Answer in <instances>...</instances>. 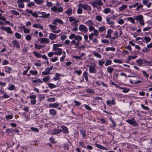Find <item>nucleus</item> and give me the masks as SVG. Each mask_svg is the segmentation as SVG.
<instances>
[{
    "instance_id": "f257e3e1",
    "label": "nucleus",
    "mask_w": 152,
    "mask_h": 152,
    "mask_svg": "<svg viewBox=\"0 0 152 152\" xmlns=\"http://www.w3.org/2000/svg\"><path fill=\"white\" fill-rule=\"evenodd\" d=\"M50 76L49 75L45 77L42 78L43 81L40 79H37L32 80V81L33 83H43L44 82L47 83V81L50 79Z\"/></svg>"
},
{
    "instance_id": "f03ea898",
    "label": "nucleus",
    "mask_w": 152,
    "mask_h": 152,
    "mask_svg": "<svg viewBox=\"0 0 152 152\" xmlns=\"http://www.w3.org/2000/svg\"><path fill=\"white\" fill-rule=\"evenodd\" d=\"M126 122L134 126H138V124L137 123V122L135 121V119L134 118H132L131 119L126 120Z\"/></svg>"
},
{
    "instance_id": "7ed1b4c3",
    "label": "nucleus",
    "mask_w": 152,
    "mask_h": 152,
    "mask_svg": "<svg viewBox=\"0 0 152 152\" xmlns=\"http://www.w3.org/2000/svg\"><path fill=\"white\" fill-rule=\"evenodd\" d=\"M78 6L81 7L83 9L85 10H88L91 11V7L90 6L86 4H84L83 5L82 4L80 3L78 4Z\"/></svg>"
},
{
    "instance_id": "20e7f679",
    "label": "nucleus",
    "mask_w": 152,
    "mask_h": 152,
    "mask_svg": "<svg viewBox=\"0 0 152 152\" xmlns=\"http://www.w3.org/2000/svg\"><path fill=\"white\" fill-rule=\"evenodd\" d=\"M134 77V78L133 79V80H132L131 79L130 80V83L131 84H137L139 83H140L141 82V81L140 80H135L134 81V80H137L138 79H139V77H136L132 75H128L127 77Z\"/></svg>"
},
{
    "instance_id": "39448f33",
    "label": "nucleus",
    "mask_w": 152,
    "mask_h": 152,
    "mask_svg": "<svg viewBox=\"0 0 152 152\" xmlns=\"http://www.w3.org/2000/svg\"><path fill=\"white\" fill-rule=\"evenodd\" d=\"M0 28L4 31H6L7 32L8 34H12V31L10 27H6L2 26L0 27Z\"/></svg>"
},
{
    "instance_id": "423d86ee",
    "label": "nucleus",
    "mask_w": 152,
    "mask_h": 152,
    "mask_svg": "<svg viewBox=\"0 0 152 152\" xmlns=\"http://www.w3.org/2000/svg\"><path fill=\"white\" fill-rule=\"evenodd\" d=\"M79 30L82 32L86 33L88 31V29L84 25H80L79 27Z\"/></svg>"
},
{
    "instance_id": "0eeeda50",
    "label": "nucleus",
    "mask_w": 152,
    "mask_h": 152,
    "mask_svg": "<svg viewBox=\"0 0 152 152\" xmlns=\"http://www.w3.org/2000/svg\"><path fill=\"white\" fill-rule=\"evenodd\" d=\"M89 71L90 73H96V72L95 66H93L91 65L89 66Z\"/></svg>"
},
{
    "instance_id": "6e6552de",
    "label": "nucleus",
    "mask_w": 152,
    "mask_h": 152,
    "mask_svg": "<svg viewBox=\"0 0 152 152\" xmlns=\"http://www.w3.org/2000/svg\"><path fill=\"white\" fill-rule=\"evenodd\" d=\"M40 43H45L48 44L49 43L50 41L48 39L45 37L40 38Z\"/></svg>"
},
{
    "instance_id": "1a4fd4ad",
    "label": "nucleus",
    "mask_w": 152,
    "mask_h": 152,
    "mask_svg": "<svg viewBox=\"0 0 152 152\" xmlns=\"http://www.w3.org/2000/svg\"><path fill=\"white\" fill-rule=\"evenodd\" d=\"M12 43L13 44V46L14 47H16L17 48H19L20 46L19 42L17 40H13Z\"/></svg>"
},
{
    "instance_id": "9d476101",
    "label": "nucleus",
    "mask_w": 152,
    "mask_h": 152,
    "mask_svg": "<svg viewBox=\"0 0 152 152\" xmlns=\"http://www.w3.org/2000/svg\"><path fill=\"white\" fill-rule=\"evenodd\" d=\"M106 103L107 105L110 106L111 105H114L116 104V102L113 99H112L111 101L108 100L106 101Z\"/></svg>"
},
{
    "instance_id": "9b49d317",
    "label": "nucleus",
    "mask_w": 152,
    "mask_h": 152,
    "mask_svg": "<svg viewBox=\"0 0 152 152\" xmlns=\"http://www.w3.org/2000/svg\"><path fill=\"white\" fill-rule=\"evenodd\" d=\"M62 129V132H63L64 134H68L69 132V131L68 128L65 126H61Z\"/></svg>"
},
{
    "instance_id": "f8f14e48",
    "label": "nucleus",
    "mask_w": 152,
    "mask_h": 152,
    "mask_svg": "<svg viewBox=\"0 0 152 152\" xmlns=\"http://www.w3.org/2000/svg\"><path fill=\"white\" fill-rule=\"evenodd\" d=\"M41 16H39V17L47 18L49 17L50 14L49 13L46 14L45 12H41Z\"/></svg>"
},
{
    "instance_id": "ddd939ff",
    "label": "nucleus",
    "mask_w": 152,
    "mask_h": 152,
    "mask_svg": "<svg viewBox=\"0 0 152 152\" xmlns=\"http://www.w3.org/2000/svg\"><path fill=\"white\" fill-rule=\"evenodd\" d=\"M111 19L109 16H108L106 18V21L107 24L111 25L113 24V25L114 23V22L111 21Z\"/></svg>"
},
{
    "instance_id": "4468645a",
    "label": "nucleus",
    "mask_w": 152,
    "mask_h": 152,
    "mask_svg": "<svg viewBox=\"0 0 152 152\" xmlns=\"http://www.w3.org/2000/svg\"><path fill=\"white\" fill-rule=\"evenodd\" d=\"M62 132V130L61 129H55L53 131L51 134L53 135H55L57 134H59Z\"/></svg>"
},
{
    "instance_id": "2eb2a0df",
    "label": "nucleus",
    "mask_w": 152,
    "mask_h": 152,
    "mask_svg": "<svg viewBox=\"0 0 152 152\" xmlns=\"http://www.w3.org/2000/svg\"><path fill=\"white\" fill-rule=\"evenodd\" d=\"M143 39L144 40H142V41H143V42L146 43H148V42H149L151 40L150 38L149 37H143L142 39Z\"/></svg>"
},
{
    "instance_id": "dca6fc26",
    "label": "nucleus",
    "mask_w": 152,
    "mask_h": 152,
    "mask_svg": "<svg viewBox=\"0 0 152 152\" xmlns=\"http://www.w3.org/2000/svg\"><path fill=\"white\" fill-rule=\"evenodd\" d=\"M57 37V35L56 34L50 33V35L49 36V38L51 40H54L56 39Z\"/></svg>"
},
{
    "instance_id": "f3484780",
    "label": "nucleus",
    "mask_w": 152,
    "mask_h": 152,
    "mask_svg": "<svg viewBox=\"0 0 152 152\" xmlns=\"http://www.w3.org/2000/svg\"><path fill=\"white\" fill-rule=\"evenodd\" d=\"M95 145L96 146V147L97 148L102 150H107V149L106 147H104V146L101 145H99L97 143H95Z\"/></svg>"
},
{
    "instance_id": "a211bd4d",
    "label": "nucleus",
    "mask_w": 152,
    "mask_h": 152,
    "mask_svg": "<svg viewBox=\"0 0 152 152\" xmlns=\"http://www.w3.org/2000/svg\"><path fill=\"white\" fill-rule=\"evenodd\" d=\"M33 26L35 28H39L40 29L43 30V27L40 25L39 24H34L33 25Z\"/></svg>"
},
{
    "instance_id": "6ab92c4d",
    "label": "nucleus",
    "mask_w": 152,
    "mask_h": 152,
    "mask_svg": "<svg viewBox=\"0 0 152 152\" xmlns=\"http://www.w3.org/2000/svg\"><path fill=\"white\" fill-rule=\"evenodd\" d=\"M59 106V104L57 103H54L53 104H50L49 105V108H56L58 107Z\"/></svg>"
},
{
    "instance_id": "aec40b11",
    "label": "nucleus",
    "mask_w": 152,
    "mask_h": 152,
    "mask_svg": "<svg viewBox=\"0 0 152 152\" xmlns=\"http://www.w3.org/2000/svg\"><path fill=\"white\" fill-rule=\"evenodd\" d=\"M83 76L85 78L87 82L88 80V73L87 70L85 71L83 74Z\"/></svg>"
},
{
    "instance_id": "412c9836",
    "label": "nucleus",
    "mask_w": 152,
    "mask_h": 152,
    "mask_svg": "<svg viewBox=\"0 0 152 152\" xmlns=\"http://www.w3.org/2000/svg\"><path fill=\"white\" fill-rule=\"evenodd\" d=\"M148 2V1L147 0H143L142 1V3L144 5H146L148 8H149L151 5V2H150L148 4H147V3Z\"/></svg>"
},
{
    "instance_id": "4be33fe9",
    "label": "nucleus",
    "mask_w": 152,
    "mask_h": 152,
    "mask_svg": "<svg viewBox=\"0 0 152 152\" xmlns=\"http://www.w3.org/2000/svg\"><path fill=\"white\" fill-rule=\"evenodd\" d=\"M137 57V56H129L128 57V58L126 60V61L127 63H129V62L132 59H134L136 58Z\"/></svg>"
},
{
    "instance_id": "5701e85b",
    "label": "nucleus",
    "mask_w": 152,
    "mask_h": 152,
    "mask_svg": "<svg viewBox=\"0 0 152 152\" xmlns=\"http://www.w3.org/2000/svg\"><path fill=\"white\" fill-rule=\"evenodd\" d=\"M49 112L50 115L52 116H55L56 114V110L53 109H50L49 110Z\"/></svg>"
},
{
    "instance_id": "b1692460",
    "label": "nucleus",
    "mask_w": 152,
    "mask_h": 152,
    "mask_svg": "<svg viewBox=\"0 0 152 152\" xmlns=\"http://www.w3.org/2000/svg\"><path fill=\"white\" fill-rule=\"evenodd\" d=\"M135 19L136 20L140 21L143 20V17L142 15H140L137 16L135 17Z\"/></svg>"
},
{
    "instance_id": "393cba45",
    "label": "nucleus",
    "mask_w": 152,
    "mask_h": 152,
    "mask_svg": "<svg viewBox=\"0 0 152 152\" xmlns=\"http://www.w3.org/2000/svg\"><path fill=\"white\" fill-rule=\"evenodd\" d=\"M57 50L58 51L57 52H54V55H60L62 54V49L61 48H59Z\"/></svg>"
},
{
    "instance_id": "a878e982",
    "label": "nucleus",
    "mask_w": 152,
    "mask_h": 152,
    "mask_svg": "<svg viewBox=\"0 0 152 152\" xmlns=\"http://www.w3.org/2000/svg\"><path fill=\"white\" fill-rule=\"evenodd\" d=\"M127 7V5L125 4L122 5V6L119 8V10L120 11H123Z\"/></svg>"
},
{
    "instance_id": "bb28decb",
    "label": "nucleus",
    "mask_w": 152,
    "mask_h": 152,
    "mask_svg": "<svg viewBox=\"0 0 152 152\" xmlns=\"http://www.w3.org/2000/svg\"><path fill=\"white\" fill-rule=\"evenodd\" d=\"M86 130L85 129H82L80 130V132L81 134L82 135V136L83 137H85L86 136L85 133H86Z\"/></svg>"
},
{
    "instance_id": "cd10ccee",
    "label": "nucleus",
    "mask_w": 152,
    "mask_h": 152,
    "mask_svg": "<svg viewBox=\"0 0 152 152\" xmlns=\"http://www.w3.org/2000/svg\"><path fill=\"white\" fill-rule=\"evenodd\" d=\"M85 24L89 26H92L94 25L93 23L90 20H88L85 23Z\"/></svg>"
},
{
    "instance_id": "c85d7f7f",
    "label": "nucleus",
    "mask_w": 152,
    "mask_h": 152,
    "mask_svg": "<svg viewBox=\"0 0 152 152\" xmlns=\"http://www.w3.org/2000/svg\"><path fill=\"white\" fill-rule=\"evenodd\" d=\"M115 50V48L114 47H107L105 48V50L106 51H108L110 50H111L113 51H114Z\"/></svg>"
},
{
    "instance_id": "c756f323",
    "label": "nucleus",
    "mask_w": 152,
    "mask_h": 152,
    "mask_svg": "<svg viewBox=\"0 0 152 152\" xmlns=\"http://www.w3.org/2000/svg\"><path fill=\"white\" fill-rule=\"evenodd\" d=\"M55 75L56 77H54L53 78V80L55 81L58 80L60 76V74L58 73H56Z\"/></svg>"
},
{
    "instance_id": "7c9ffc66",
    "label": "nucleus",
    "mask_w": 152,
    "mask_h": 152,
    "mask_svg": "<svg viewBox=\"0 0 152 152\" xmlns=\"http://www.w3.org/2000/svg\"><path fill=\"white\" fill-rule=\"evenodd\" d=\"M142 59H138L136 61V62L137 65L139 66L142 64Z\"/></svg>"
},
{
    "instance_id": "2f4dec72",
    "label": "nucleus",
    "mask_w": 152,
    "mask_h": 152,
    "mask_svg": "<svg viewBox=\"0 0 152 152\" xmlns=\"http://www.w3.org/2000/svg\"><path fill=\"white\" fill-rule=\"evenodd\" d=\"M34 1L38 5H41L43 3V0H34Z\"/></svg>"
},
{
    "instance_id": "473e14b6",
    "label": "nucleus",
    "mask_w": 152,
    "mask_h": 152,
    "mask_svg": "<svg viewBox=\"0 0 152 152\" xmlns=\"http://www.w3.org/2000/svg\"><path fill=\"white\" fill-rule=\"evenodd\" d=\"M33 54L35 56L39 58H41V55L40 54L38 53L36 51H34L33 52Z\"/></svg>"
},
{
    "instance_id": "72a5a7b5",
    "label": "nucleus",
    "mask_w": 152,
    "mask_h": 152,
    "mask_svg": "<svg viewBox=\"0 0 152 152\" xmlns=\"http://www.w3.org/2000/svg\"><path fill=\"white\" fill-rule=\"evenodd\" d=\"M112 63V61L110 59H107L106 61V63L105 64V66H107L110 65Z\"/></svg>"
},
{
    "instance_id": "f704fd0d",
    "label": "nucleus",
    "mask_w": 152,
    "mask_h": 152,
    "mask_svg": "<svg viewBox=\"0 0 152 152\" xmlns=\"http://www.w3.org/2000/svg\"><path fill=\"white\" fill-rule=\"evenodd\" d=\"M107 70L108 72L110 74H111L112 73L113 70V68L110 66H109L107 68Z\"/></svg>"
},
{
    "instance_id": "c9c22d12",
    "label": "nucleus",
    "mask_w": 152,
    "mask_h": 152,
    "mask_svg": "<svg viewBox=\"0 0 152 152\" xmlns=\"http://www.w3.org/2000/svg\"><path fill=\"white\" fill-rule=\"evenodd\" d=\"M65 13L69 15L72 13V10L71 9H68L66 11Z\"/></svg>"
},
{
    "instance_id": "e433bc0d",
    "label": "nucleus",
    "mask_w": 152,
    "mask_h": 152,
    "mask_svg": "<svg viewBox=\"0 0 152 152\" xmlns=\"http://www.w3.org/2000/svg\"><path fill=\"white\" fill-rule=\"evenodd\" d=\"M82 39V37L79 35H75V39L77 40L78 41H81Z\"/></svg>"
},
{
    "instance_id": "4c0bfd02",
    "label": "nucleus",
    "mask_w": 152,
    "mask_h": 152,
    "mask_svg": "<svg viewBox=\"0 0 152 152\" xmlns=\"http://www.w3.org/2000/svg\"><path fill=\"white\" fill-rule=\"evenodd\" d=\"M78 8L77 10V12L78 14H81L83 12V10L81 8V7H79L77 5Z\"/></svg>"
},
{
    "instance_id": "58836bf2",
    "label": "nucleus",
    "mask_w": 152,
    "mask_h": 152,
    "mask_svg": "<svg viewBox=\"0 0 152 152\" xmlns=\"http://www.w3.org/2000/svg\"><path fill=\"white\" fill-rule=\"evenodd\" d=\"M86 92L90 94H93L95 92L94 90L89 88L86 89Z\"/></svg>"
},
{
    "instance_id": "ea45409f",
    "label": "nucleus",
    "mask_w": 152,
    "mask_h": 152,
    "mask_svg": "<svg viewBox=\"0 0 152 152\" xmlns=\"http://www.w3.org/2000/svg\"><path fill=\"white\" fill-rule=\"evenodd\" d=\"M15 87L14 85L12 84L8 88V90L11 91H13L15 89Z\"/></svg>"
},
{
    "instance_id": "a19ab883",
    "label": "nucleus",
    "mask_w": 152,
    "mask_h": 152,
    "mask_svg": "<svg viewBox=\"0 0 152 152\" xmlns=\"http://www.w3.org/2000/svg\"><path fill=\"white\" fill-rule=\"evenodd\" d=\"M113 61L115 63H118L119 64H122L123 63L122 60L118 59H114L113 60Z\"/></svg>"
},
{
    "instance_id": "79ce46f5",
    "label": "nucleus",
    "mask_w": 152,
    "mask_h": 152,
    "mask_svg": "<svg viewBox=\"0 0 152 152\" xmlns=\"http://www.w3.org/2000/svg\"><path fill=\"white\" fill-rule=\"evenodd\" d=\"M110 120L112 122V123L113 124L112 125L113 127H112V128H115L116 126L115 121L113 120V119H112V118H110Z\"/></svg>"
},
{
    "instance_id": "37998d69",
    "label": "nucleus",
    "mask_w": 152,
    "mask_h": 152,
    "mask_svg": "<svg viewBox=\"0 0 152 152\" xmlns=\"http://www.w3.org/2000/svg\"><path fill=\"white\" fill-rule=\"evenodd\" d=\"M127 20L129 21L131 23H135V21H134V19L133 18L130 17H129L127 18Z\"/></svg>"
},
{
    "instance_id": "c03bdc74",
    "label": "nucleus",
    "mask_w": 152,
    "mask_h": 152,
    "mask_svg": "<svg viewBox=\"0 0 152 152\" xmlns=\"http://www.w3.org/2000/svg\"><path fill=\"white\" fill-rule=\"evenodd\" d=\"M48 86L51 89L55 88L56 87V85L52 83H49L48 84Z\"/></svg>"
},
{
    "instance_id": "a18cd8bd",
    "label": "nucleus",
    "mask_w": 152,
    "mask_h": 152,
    "mask_svg": "<svg viewBox=\"0 0 152 152\" xmlns=\"http://www.w3.org/2000/svg\"><path fill=\"white\" fill-rule=\"evenodd\" d=\"M30 72L33 75H37L38 74L37 71V70L33 71V70H31L30 71Z\"/></svg>"
},
{
    "instance_id": "49530a36",
    "label": "nucleus",
    "mask_w": 152,
    "mask_h": 152,
    "mask_svg": "<svg viewBox=\"0 0 152 152\" xmlns=\"http://www.w3.org/2000/svg\"><path fill=\"white\" fill-rule=\"evenodd\" d=\"M5 69H7V70L5 71L6 72H7L9 74L11 73L12 69L10 67L6 66Z\"/></svg>"
},
{
    "instance_id": "de8ad7c7",
    "label": "nucleus",
    "mask_w": 152,
    "mask_h": 152,
    "mask_svg": "<svg viewBox=\"0 0 152 152\" xmlns=\"http://www.w3.org/2000/svg\"><path fill=\"white\" fill-rule=\"evenodd\" d=\"M98 29L99 31L102 32L105 30V26H102L100 27H99Z\"/></svg>"
},
{
    "instance_id": "09e8293b",
    "label": "nucleus",
    "mask_w": 152,
    "mask_h": 152,
    "mask_svg": "<svg viewBox=\"0 0 152 152\" xmlns=\"http://www.w3.org/2000/svg\"><path fill=\"white\" fill-rule=\"evenodd\" d=\"M96 19L99 22H101L102 20V18L100 15H97L96 16Z\"/></svg>"
},
{
    "instance_id": "8fccbe9b",
    "label": "nucleus",
    "mask_w": 152,
    "mask_h": 152,
    "mask_svg": "<svg viewBox=\"0 0 152 152\" xmlns=\"http://www.w3.org/2000/svg\"><path fill=\"white\" fill-rule=\"evenodd\" d=\"M15 35L16 37L18 39H20L21 37V35L18 32L15 33Z\"/></svg>"
},
{
    "instance_id": "3c124183",
    "label": "nucleus",
    "mask_w": 152,
    "mask_h": 152,
    "mask_svg": "<svg viewBox=\"0 0 152 152\" xmlns=\"http://www.w3.org/2000/svg\"><path fill=\"white\" fill-rule=\"evenodd\" d=\"M94 55L95 56L99 58H101L102 57L101 55L100 54L96 52L94 53Z\"/></svg>"
},
{
    "instance_id": "603ef678",
    "label": "nucleus",
    "mask_w": 152,
    "mask_h": 152,
    "mask_svg": "<svg viewBox=\"0 0 152 152\" xmlns=\"http://www.w3.org/2000/svg\"><path fill=\"white\" fill-rule=\"evenodd\" d=\"M27 4V6L28 7H31V6H34L35 5L34 3L33 2H29Z\"/></svg>"
},
{
    "instance_id": "864d4df0",
    "label": "nucleus",
    "mask_w": 152,
    "mask_h": 152,
    "mask_svg": "<svg viewBox=\"0 0 152 152\" xmlns=\"http://www.w3.org/2000/svg\"><path fill=\"white\" fill-rule=\"evenodd\" d=\"M11 13L14 15H19V12L15 10H12L11 11Z\"/></svg>"
},
{
    "instance_id": "5fc2aeb1",
    "label": "nucleus",
    "mask_w": 152,
    "mask_h": 152,
    "mask_svg": "<svg viewBox=\"0 0 152 152\" xmlns=\"http://www.w3.org/2000/svg\"><path fill=\"white\" fill-rule=\"evenodd\" d=\"M47 101L48 102H54L55 101V98L53 97L48 99Z\"/></svg>"
},
{
    "instance_id": "6e6d98bb",
    "label": "nucleus",
    "mask_w": 152,
    "mask_h": 152,
    "mask_svg": "<svg viewBox=\"0 0 152 152\" xmlns=\"http://www.w3.org/2000/svg\"><path fill=\"white\" fill-rule=\"evenodd\" d=\"M6 131L9 134L12 133H13V130L10 129L8 128L6 129Z\"/></svg>"
},
{
    "instance_id": "4d7b16f0",
    "label": "nucleus",
    "mask_w": 152,
    "mask_h": 152,
    "mask_svg": "<svg viewBox=\"0 0 152 152\" xmlns=\"http://www.w3.org/2000/svg\"><path fill=\"white\" fill-rule=\"evenodd\" d=\"M5 118L7 119H10L13 118V116L12 115H6Z\"/></svg>"
},
{
    "instance_id": "13d9d810",
    "label": "nucleus",
    "mask_w": 152,
    "mask_h": 152,
    "mask_svg": "<svg viewBox=\"0 0 152 152\" xmlns=\"http://www.w3.org/2000/svg\"><path fill=\"white\" fill-rule=\"evenodd\" d=\"M31 129L32 131L36 132H39V129L38 128H36L31 127Z\"/></svg>"
},
{
    "instance_id": "bf43d9fd",
    "label": "nucleus",
    "mask_w": 152,
    "mask_h": 152,
    "mask_svg": "<svg viewBox=\"0 0 152 152\" xmlns=\"http://www.w3.org/2000/svg\"><path fill=\"white\" fill-rule=\"evenodd\" d=\"M49 27L50 28L52 29L53 31H54L56 29V26L50 24L49 25Z\"/></svg>"
},
{
    "instance_id": "052dcab7",
    "label": "nucleus",
    "mask_w": 152,
    "mask_h": 152,
    "mask_svg": "<svg viewBox=\"0 0 152 152\" xmlns=\"http://www.w3.org/2000/svg\"><path fill=\"white\" fill-rule=\"evenodd\" d=\"M105 14H107L110 12V9L109 8H107L105 9L103 11Z\"/></svg>"
},
{
    "instance_id": "680f3d73",
    "label": "nucleus",
    "mask_w": 152,
    "mask_h": 152,
    "mask_svg": "<svg viewBox=\"0 0 152 152\" xmlns=\"http://www.w3.org/2000/svg\"><path fill=\"white\" fill-rule=\"evenodd\" d=\"M63 8L62 7H59L57 8V11L58 12H61L63 11Z\"/></svg>"
},
{
    "instance_id": "e2e57ef3",
    "label": "nucleus",
    "mask_w": 152,
    "mask_h": 152,
    "mask_svg": "<svg viewBox=\"0 0 152 152\" xmlns=\"http://www.w3.org/2000/svg\"><path fill=\"white\" fill-rule=\"evenodd\" d=\"M129 88H125L123 89V90L122 91V92H123L124 93H126L128 92L129 91Z\"/></svg>"
},
{
    "instance_id": "0e129e2a",
    "label": "nucleus",
    "mask_w": 152,
    "mask_h": 152,
    "mask_svg": "<svg viewBox=\"0 0 152 152\" xmlns=\"http://www.w3.org/2000/svg\"><path fill=\"white\" fill-rule=\"evenodd\" d=\"M142 72L143 74L146 77L148 78V77L149 75L145 71L143 70L142 71Z\"/></svg>"
},
{
    "instance_id": "69168bd1",
    "label": "nucleus",
    "mask_w": 152,
    "mask_h": 152,
    "mask_svg": "<svg viewBox=\"0 0 152 152\" xmlns=\"http://www.w3.org/2000/svg\"><path fill=\"white\" fill-rule=\"evenodd\" d=\"M57 7L55 6H54L52 7L51 8V10L53 12L57 11Z\"/></svg>"
},
{
    "instance_id": "338daca9",
    "label": "nucleus",
    "mask_w": 152,
    "mask_h": 152,
    "mask_svg": "<svg viewBox=\"0 0 152 152\" xmlns=\"http://www.w3.org/2000/svg\"><path fill=\"white\" fill-rule=\"evenodd\" d=\"M18 6L19 8H23L24 7V4L21 3H18Z\"/></svg>"
},
{
    "instance_id": "774afa93",
    "label": "nucleus",
    "mask_w": 152,
    "mask_h": 152,
    "mask_svg": "<svg viewBox=\"0 0 152 152\" xmlns=\"http://www.w3.org/2000/svg\"><path fill=\"white\" fill-rule=\"evenodd\" d=\"M96 4L99 6H101L103 5V3L101 1V0H99L96 1Z\"/></svg>"
}]
</instances>
